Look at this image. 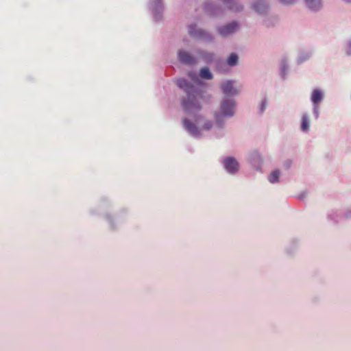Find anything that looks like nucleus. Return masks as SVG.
Listing matches in <instances>:
<instances>
[{"label":"nucleus","mask_w":351,"mask_h":351,"mask_svg":"<svg viewBox=\"0 0 351 351\" xmlns=\"http://www.w3.org/2000/svg\"><path fill=\"white\" fill-rule=\"evenodd\" d=\"M178 58L180 61L184 64H191L195 63L194 58L186 51H180Z\"/></svg>","instance_id":"1a4fd4ad"},{"label":"nucleus","mask_w":351,"mask_h":351,"mask_svg":"<svg viewBox=\"0 0 351 351\" xmlns=\"http://www.w3.org/2000/svg\"><path fill=\"white\" fill-rule=\"evenodd\" d=\"M189 34L192 36L199 38H204L206 36L207 40H212L213 38L208 35H206V32L202 29H196L195 25H190L189 27Z\"/></svg>","instance_id":"423d86ee"},{"label":"nucleus","mask_w":351,"mask_h":351,"mask_svg":"<svg viewBox=\"0 0 351 351\" xmlns=\"http://www.w3.org/2000/svg\"><path fill=\"white\" fill-rule=\"evenodd\" d=\"M203 58L207 60H210L213 58L212 54H204L202 55Z\"/></svg>","instance_id":"aec40b11"},{"label":"nucleus","mask_w":351,"mask_h":351,"mask_svg":"<svg viewBox=\"0 0 351 351\" xmlns=\"http://www.w3.org/2000/svg\"><path fill=\"white\" fill-rule=\"evenodd\" d=\"M183 124L184 128L192 135L196 136L199 135V130L197 127L193 123L190 122L188 119H183Z\"/></svg>","instance_id":"6e6552de"},{"label":"nucleus","mask_w":351,"mask_h":351,"mask_svg":"<svg viewBox=\"0 0 351 351\" xmlns=\"http://www.w3.org/2000/svg\"><path fill=\"white\" fill-rule=\"evenodd\" d=\"M347 53L348 55H351V43H350L348 45Z\"/></svg>","instance_id":"4be33fe9"},{"label":"nucleus","mask_w":351,"mask_h":351,"mask_svg":"<svg viewBox=\"0 0 351 351\" xmlns=\"http://www.w3.org/2000/svg\"><path fill=\"white\" fill-rule=\"evenodd\" d=\"M307 6L313 10H317L322 7L321 0H306Z\"/></svg>","instance_id":"9d476101"},{"label":"nucleus","mask_w":351,"mask_h":351,"mask_svg":"<svg viewBox=\"0 0 351 351\" xmlns=\"http://www.w3.org/2000/svg\"><path fill=\"white\" fill-rule=\"evenodd\" d=\"M265 108H266V101H263L262 102V104H261V106L260 108L261 112L263 113L264 112V110H265Z\"/></svg>","instance_id":"6ab92c4d"},{"label":"nucleus","mask_w":351,"mask_h":351,"mask_svg":"<svg viewBox=\"0 0 351 351\" xmlns=\"http://www.w3.org/2000/svg\"><path fill=\"white\" fill-rule=\"evenodd\" d=\"M189 75L191 78V80L195 82L197 80V75L196 73H189Z\"/></svg>","instance_id":"f3484780"},{"label":"nucleus","mask_w":351,"mask_h":351,"mask_svg":"<svg viewBox=\"0 0 351 351\" xmlns=\"http://www.w3.org/2000/svg\"><path fill=\"white\" fill-rule=\"evenodd\" d=\"M229 8L232 10H234V11H239L242 8L240 7V6H237V7H234L232 5H228Z\"/></svg>","instance_id":"a211bd4d"},{"label":"nucleus","mask_w":351,"mask_h":351,"mask_svg":"<svg viewBox=\"0 0 351 351\" xmlns=\"http://www.w3.org/2000/svg\"><path fill=\"white\" fill-rule=\"evenodd\" d=\"M296 0H280V1L285 5L292 4L295 2Z\"/></svg>","instance_id":"dca6fc26"},{"label":"nucleus","mask_w":351,"mask_h":351,"mask_svg":"<svg viewBox=\"0 0 351 351\" xmlns=\"http://www.w3.org/2000/svg\"><path fill=\"white\" fill-rule=\"evenodd\" d=\"M212 127V123L210 122L206 123L204 126V129L205 130H209Z\"/></svg>","instance_id":"412c9836"},{"label":"nucleus","mask_w":351,"mask_h":351,"mask_svg":"<svg viewBox=\"0 0 351 351\" xmlns=\"http://www.w3.org/2000/svg\"><path fill=\"white\" fill-rule=\"evenodd\" d=\"M280 176V171L278 170H275L271 173L269 176V181L271 183H275L278 181Z\"/></svg>","instance_id":"ddd939ff"},{"label":"nucleus","mask_w":351,"mask_h":351,"mask_svg":"<svg viewBox=\"0 0 351 351\" xmlns=\"http://www.w3.org/2000/svg\"><path fill=\"white\" fill-rule=\"evenodd\" d=\"M323 99V94L321 90L318 89L313 90L311 95V101L315 105L314 112L318 117V108L317 105L322 101Z\"/></svg>","instance_id":"39448f33"},{"label":"nucleus","mask_w":351,"mask_h":351,"mask_svg":"<svg viewBox=\"0 0 351 351\" xmlns=\"http://www.w3.org/2000/svg\"><path fill=\"white\" fill-rule=\"evenodd\" d=\"M222 1L225 2L226 0H222Z\"/></svg>","instance_id":"5701e85b"},{"label":"nucleus","mask_w":351,"mask_h":351,"mask_svg":"<svg viewBox=\"0 0 351 351\" xmlns=\"http://www.w3.org/2000/svg\"><path fill=\"white\" fill-rule=\"evenodd\" d=\"M176 84L187 95L186 99L182 102L183 108L189 112L198 111L201 108L200 103L204 99L203 92L197 90L184 79H178Z\"/></svg>","instance_id":"f257e3e1"},{"label":"nucleus","mask_w":351,"mask_h":351,"mask_svg":"<svg viewBox=\"0 0 351 351\" xmlns=\"http://www.w3.org/2000/svg\"><path fill=\"white\" fill-rule=\"evenodd\" d=\"M238 60V56L235 53H232L228 58L227 62L230 66H234Z\"/></svg>","instance_id":"2eb2a0df"},{"label":"nucleus","mask_w":351,"mask_h":351,"mask_svg":"<svg viewBox=\"0 0 351 351\" xmlns=\"http://www.w3.org/2000/svg\"><path fill=\"white\" fill-rule=\"evenodd\" d=\"M221 89L224 94L228 95H234L239 93V91L234 87L232 81H227L222 84Z\"/></svg>","instance_id":"0eeeda50"},{"label":"nucleus","mask_w":351,"mask_h":351,"mask_svg":"<svg viewBox=\"0 0 351 351\" xmlns=\"http://www.w3.org/2000/svg\"><path fill=\"white\" fill-rule=\"evenodd\" d=\"M234 113V102L232 100H224L221 104L220 114L216 115L218 121L219 117H232Z\"/></svg>","instance_id":"f03ea898"},{"label":"nucleus","mask_w":351,"mask_h":351,"mask_svg":"<svg viewBox=\"0 0 351 351\" xmlns=\"http://www.w3.org/2000/svg\"><path fill=\"white\" fill-rule=\"evenodd\" d=\"M223 165L226 171L232 174L235 173L239 170V163L232 157H228L224 159Z\"/></svg>","instance_id":"7ed1b4c3"},{"label":"nucleus","mask_w":351,"mask_h":351,"mask_svg":"<svg viewBox=\"0 0 351 351\" xmlns=\"http://www.w3.org/2000/svg\"><path fill=\"white\" fill-rule=\"evenodd\" d=\"M199 75L202 78L210 80L213 78V75L207 67L202 68L199 71Z\"/></svg>","instance_id":"f8f14e48"},{"label":"nucleus","mask_w":351,"mask_h":351,"mask_svg":"<svg viewBox=\"0 0 351 351\" xmlns=\"http://www.w3.org/2000/svg\"><path fill=\"white\" fill-rule=\"evenodd\" d=\"M239 28V25L236 22L230 23L226 25L221 27L219 28V33L222 36H227L234 32H236Z\"/></svg>","instance_id":"20e7f679"},{"label":"nucleus","mask_w":351,"mask_h":351,"mask_svg":"<svg viewBox=\"0 0 351 351\" xmlns=\"http://www.w3.org/2000/svg\"><path fill=\"white\" fill-rule=\"evenodd\" d=\"M254 10L260 13H263L267 10V6L262 0H258L253 5Z\"/></svg>","instance_id":"9b49d317"},{"label":"nucleus","mask_w":351,"mask_h":351,"mask_svg":"<svg viewBox=\"0 0 351 351\" xmlns=\"http://www.w3.org/2000/svg\"><path fill=\"white\" fill-rule=\"evenodd\" d=\"M309 128V123L306 115L304 114L302 118L301 130L307 131Z\"/></svg>","instance_id":"4468645a"}]
</instances>
